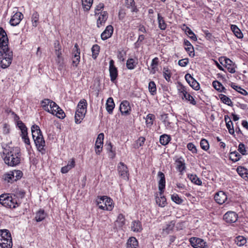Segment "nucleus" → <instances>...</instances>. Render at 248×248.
<instances>
[{
	"instance_id": "obj_53",
	"label": "nucleus",
	"mask_w": 248,
	"mask_h": 248,
	"mask_svg": "<svg viewBox=\"0 0 248 248\" xmlns=\"http://www.w3.org/2000/svg\"><path fill=\"white\" fill-rule=\"evenodd\" d=\"M57 58L56 61L60 66H62L63 64L64 58L62 56V51H57L56 53H55Z\"/></svg>"
},
{
	"instance_id": "obj_20",
	"label": "nucleus",
	"mask_w": 248,
	"mask_h": 248,
	"mask_svg": "<svg viewBox=\"0 0 248 248\" xmlns=\"http://www.w3.org/2000/svg\"><path fill=\"white\" fill-rule=\"evenodd\" d=\"M224 62V66L227 69L228 71L231 73H234L235 72V64L229 58H223ZM222 60V58L221 59Z\"/></svg>"
},
{
	"instance_id": "obj_61",
	"label": "nucleus",
	"mask_w": 248,
	"mask_h": 248,
	"mask_svg": "<svg viewBox=\"0 0 248 248\" xmlns=\"http://www.w3.org/2000/svg\"><path fill=\"white\" fill-rule=\"evenodd\" d=\"M200 144L202 150L207 151L209 149V144L206 139H202L200 141Z\"/></svg>"
},
{
	"instance_id": "obj_4",
	"label": "nucleus",
	"mask_w": 248,
	"mask_h": 248,
	"mask_svg": "<svg viewBox=\"0 0 248 248\" xmlns=\"http://www.w3.org/2000/svg\"><path fill=\"white\" fill-rule=\"evenodd\" d=\"M0 246L1 248H12V239L9 230H0Z\"/></svg>"
},
{
	"instance_id": "obj_24",
	"label": "nucleus",
	"mask_w": 248,
	"mask_h": 248,
	"mask_svg": "<svg viewBox=\"0 0 248 248\" xmlns=\"http://www.w3.org/2000/svg\"><path fill=\"white\" fill-rule=\"evenodd\" d=\"M176 165V168L180 172L181 175H183L184 171L186 169L185 163L182 158L177 159L175 163Z\"/></svg>"
},
{
	"instance_id": "obj_58",
	"label": "nucleus",
	"mask_w": 248,
	"mask_h": 248,
	"mask_svg": "<svg viewBox=\"0 0 248 248\" xmlns=\"http://www.w3.org/2000/svg\"><path fill=\"white\" fill-rule=\"evenodd\" d=\"M231 87L233 89L244 95H246L248 94V92L245 89L242 88L240 86L235 85L234 83H232Z\"/></svg>"
},
{
	"instance_id": "obj_47",
	"label": "nucleus",
	"mask_w": 248,
	"mask_h": 248,
	"mask_svg": "<svg viewBox=\"0 0 248 248\" xmlns=\"http://www.w3.org/2000/svg\"><path fill=\"white\" fill-rule=\"evenodd\" d=\"M235 243L239 247L244 246L247 243V239L243 236H238L234 239Z\"/></svg>"
},
{
	"instance_id": "obj_13",
	"label": "nucleus",
	"mask_w": 248,
	"mask_h": 248,
	"mask_svg": "<svg viewBox=\"0 0 248 248\" xmlns=\"http://www.w3.org/2000/svg\"><path fill=\"white\" fill-rule=\"evenodd\" d=\"M238 214L233 211H228L223 216V219L228 223H235L238 220Z\"/></svg>"
},
{
	"instance_id": "obj_37",
	"label": "nucleus",
	"mask_w": 248,
	"mask_h": 248,
	"mask_svg": "<svg viewBox=\"0 0 248 248\" xmlns=\"http://www.w3.org/2000/svg\"><path fill=\"white\" fill-rule=\"evenodd\" d=\"M138 241L134 237H130L127 242V248H137Z\"/></svg>"
},
{
	"instance_id": "obj_56",
	"label": "nucleus",
	"mask_w": 248,
	"mask_h": 248,
	"mask_svg": "<svg viewBox=\"0 0 248 248\" xmlns=\"http://www.w3.org/2000/svg\"><path fill=\"white\" fill-rule=\"evenodd\" d=\"M3 177L4 180L8 183H12L15 181V176H14L12 171H10L8 173L5 174Z\"/></svg>"
},
{
	"instance_id": "obj_21",
	"label": "nucleus",
	"mask_w": 248,
	"mask_h": 248,
	"mask_svg": "<svg viewBox=\"0 0 248 248\" xmlns=\"http://www.w3.org/2000/svg\"><path fill=\"white\" fill-rule=\"evenodd\" d=\"M158 176L159 177L160 180L158 182V188L159 190L160 193L161 194H163L164 189L166 186V181H165V177L164 174L159 171L158 173Z\"/></svg>"
},
{
	"instance_id": "obj_44",
	"label": "nucleus",
	"mask_w": 248,
	"mask_h": 248,
	"mask_svg": "<svg viewBox=\"0 0 248 248\" xmlns=\"http://www.w3.org/2000/svg\"><path fill=\"white\" fill-rule=\"evenodd\" d=\"M187 177L190 179L191 182L193 184L198 185L201 186L202 184V182L201 180L198 177V176L196 174H188Z\"/></svg>"
},
{
	"instance_id": "obj_26",
	"label": "nucleus",
	"mask_w": 248,
	"mask_h": 248,
	"mask_svg": "<svg viewBox=\"0 0 248 248\" xmlns=\"http://www.w3.org/2000/svg\"><path fill=\"white\" fill-rule=\"evenodd\" d=\"M184 44L185 45V49L188 53L189 55L191 57H194L195 55L194 47L189 41L187 40H185Z\"/></svg>"
},
{
	"instance_id": "obj_7",
	"label": "nucleus",
	"mask_w": 248,
	"mask_h": 248,
	"mask_svg": "<svg viewBox=\"0 0 248 248\" xmlns=\"http://www.w3.org/2000/svg\"><path fill=\"white\" fill-rule=\"evenodd\" d=\"M17 124L21 130L20 136L24 142L26 144V148L29 150L31 148L30 140L28 136L27 128L21 121H17Z\"/></svg>"
},
{
	"instance_id": "obj_51",
	"label": "nucleus",
	"mask_w": 248,
	"mask_h": 248,
	"mask_svg": "<svg viewBox=\"0 0 248 248\" xmlns=\"http://www.w3.org/2000/svg\"><path fill=\"white\" fill-rule=\"evenodd\" d=\"M53 101L48 99H45L41 102V105L42 108L46 111H48L49 109L50 108V105L51 103H52Z\"/></svg>"
},
{
	"instance_id": "obj_5",
	"label": "nucleus",
	"mask_w": 248,
	"mask_h": 248,
	"mask_svg": "<svg viewBox=\"0 0 248 248\" xmlns=\"http://www.w3.org/2000/svg\"><path fill=\"white\" fill-rule=\"evenodd\" d=\"M96 202L99 208L102 210L111 211L114 207L112 199L106 196L98 197Z\"/></svg>"
},
{
	"instance_id": "obj_59",
	"label": "nucleus",
	"mask_w": 248,
	"mask_h": 248,
	"mask_svg": "<svg viewBox=\"0 0 248 248\" xmlns=\"http://www.w3.org/2000/svg\"><path fill=\"white\" fill-rule=\"evenodd\" d=\"M149 91L152 95H154L156 93V84L154 81H150L148 85Z\"/></svg>"
},
{
	"instance_id": "obj_22",
	"label": "nucleus",
	"mask_w": 248,
	"mask_h": 248,
	"mask_svg": "<svg viewBox=\"0 0 248 248\" xmlns=\"http://www.w3.org/2000/svg\"><path fill=\"white\" fill-rule=\"evenodd\" d=\"M97 20V27L100 28L104 25L108 17V13L106 11L101 12L98 15Z\"/></svg>"
},
{
	"instance_id": "obj_11",
	"label": "nucleus",
	"mask_w": 248,
	"mask_h": 248,
	"mask_svg": "<svg viewBox=\"0 0 248 248\" xmlns=\"http://www.w3.org/2000/svg\"><path fill=\"white\" fill-rule=\"evenodd\" d=\"M109 73L110 80L115 82L118 76V70L115 65L114 61L112 59L109 62Z\"/></svg>"
},
{
	"instance_id": "obj_17",
	"label": "nucleus",
	"mask_w": 248,
	"mask_h": 248,
	"mask_svg": "<svg viewBox=\"0 0 248 248\" xmlns=\"http://www.w3.org/2000/svg\"><path fill=\"white\" fill-rule=\"evenodd\" d=\"M23 17V15L21 12H17L12 16L9 23L11 26H17L20 23Z\"/></svg>"
},
{
	"instance_id": "obj_10",
	"label": "nucleus",
	"mask_w": 248,
	"mask_h": 248,
	"mask_svg": "<svg viewBox=\"0 0 248 248\" xmlns=\"http://www.w3.org/2000/svg\"><path fill=\"white\" fill-rule=\"evenodd\" d=\"M117 170L120 177L125 180L129 178V171L127 166L123 162H120L117 166Z\"/></svg>"
},
{
	"instance_id": "obj_64",
	"label": "nucleus",
	"mask_w": 248,
	"mask_h": 248,
	"mask_svg": "<svg viewBox=\"0 0 248 248\" xmlns=\"http://www.w3.org/2000/svg\"><path fill=\"white\" fill-rule=\"evenodd\" d=\"M126 55V51L124 50H119L118 52L117 58L121 62L124 61Z\"/></svg>"
},
{
	"instance_id": "obj_38",
	"label": "nucleus",
	"mask_w": 248,
	"mask_h": 248,
	"mask_svg": "<svg viewBox=\"0 0 248 248\" xmlns=\"http://www.w3.org/2000/svg\"><path fill=\"white\" fill-rule=\"evenodd\" d=\"M175 224V222L174 220L169 222L163 228V231L167 233H170L173 231Z\"/></svg>"
},
{
	"instance_id": "obj_8",
	"label": "nucleus",
	"mask_w": 248,
	"mask_h": 248,
	"mask_svg": "<svg viewBox=\"0 0 248 248\" xmlns=\"http://www.w3.org/2000/svg\"><path fill=\"white\" fill-rule=\"evenodd\" d=\"M9 40L5 30L0 27V52H2L9 49Z\"/></svg>"
},
{
	"instance_id": "obj_62",
	"label": "nucleus",
	"mask_w": 248,
	"mask_h": 248,
	"mask_svg": "<svg viewBox=\"0 0 248 248\" xmlns=\"http://www.w3.org/2000/svg\"><path fill=\"white\" fill-rule=\"evenodd\" d=\"M171 199L173 202L178 204H180L183 202V199H182L177 194L174 193L171 196Z\"/></svg>"
},
{
	"instance_id": "obj_28",
	"label": "nucleus",
	"mask_w": 248,
	"mask_h": 248,
	"mask_svg": "<svg viewBox=\"0 0 248 248\" xmlns=\"http://www.w3.org/2000/svg\"><path fill=\"white\" fill-rule=\"evenodd\" d=\"M125 5L127 8L131 9L132 12L137 13L139 11L134 0H125Z\"/></svg>"
},
{
	"instance_id": "obj_32",
	"label": "nucleus",
	"mask_w": 248,
	"mask_h": 248,
	"mask_svg": "<svg viewBox=\"0 0 248 248\" xmlns=\"http://www.w3.org/2000/svg\"><path fill=\"white\" fill-rule=\"evenodd\" d=\"M183 30L185 31V32L188 34L189 38L192 40L196 41L197 40L196 35L191 30V29L187 27L185 24H183L182 27Z\"/></svg>"
},
{
	"instance_id": "obj_45",
	"label": "nucleus",
	"mask_w": 248,
	"mask_h": 248,
	"mask_svg": "<svg viewBox=\"0 0 248 248\" xmlns=\"http://www.w3.org/2000/svg\"><path fill=\"white\" fill-rule=\"evenodd\" d=\"M159 64V59L157 57H155L152 60L151 64V73L155 74L158 70V65Z\"/></svg>"
},
{
	"instance_id": "obj_35",
	"label": "nucleus",
	"mask_w": 248,
	"mask_h": 248,
	"mask_svg": "<svg viewBox=\"0 0 248 248\" xmlns=\"http://www.w3.org/2000/svg\"><path fill=\"white\" fill-rule=\"evenodd\" d=\"M171 140L170 135L164 134L160 136L159 142L161 145L165 146L169 144Z\"/></svg>"
},
{
	"instance_id": "obj_48",
	"label": "nucleus",
	"mask_w": 248,
	"mask_h": 248,
	"mask_svg": "<svg viewBox=\"0 0 248 248\" xmlns=\"http://www.w3.org/2000/svg\"><path fill=\"white\" fill-rule=\"evenodd\" d=\"M82 6L84 11H88L93 3V0H81Z\"/></svg>"
},
{
	"instance_id": "obj_54",
	"label": "nucleus",
	"mask_w": 248,
	"mask_h": 248,
	"mask_svg": "<svg viewBox=\"0 0 248 248\" xmlns=\"http://www.w3.org/2000/svg\"><path fill=\"white\" fill-rule=\"evenodd\" d=\"M155 116L153 114H148L146 117V124L147 126H151L153 124Z\"/></svg>"
},
{
	"instance_id": "obj_29",
	"label": "nucleus",
	"mask_w": 248,
	"mask_h": 248,
	"mask_svg": "<svg viewBox=\"0 0 248 248\" xmlns=\"http://www.w3.org/2000/svg\"><path fill=\"white\" fill-rule=\"evenodd\" d=\"M131 228L134 232H140L142 230L141 223L139 220L133 221L132 222Z\"/></svg>"
},
{
	"instance_id": "obj_3",
	"label": "nucleus",
	"mask_w": 248,
	"mask_h": 248,
	"mask_svg": "<svg viewBox=\"0 0 248 248\" xmlns=\"http://www.w3.org/2000/svg\"><path fill=\"white\" fill-rule=\"evenodd\" d=\"M87 103L85 99L81 100L77 106L75 118L77 124H80L85 117L87 112Z\"/></svg>"
},
{
	"instance_id": "obj_36",
	"label": "nucleus",
	"mask_w": 248,
	"mask_h": 248,
	"mask_svg": "<svg viewBox=\"0 0 248 248\" xmlns=\"http://www.w3.org/2000/svg\"><path fill=\"white\" fill-rule=\"evenodd\" d=\"M238 173L245 180H248V170L243 167L239 166L237 168Z\"/></svg>"
},
{
	"instance_id": "obj_50",
	"label": "nucleus",
	"mask_w": 248,
	"mask_h": 248,
	"mask_svg": "<svg viewBox=\"0 0 248 248\" xmlns=\"http://www.w3.org/2000/svg\"><path fill=\"white\" fill-rule=\"evenodd\" d=\"M241 157V155L237 151L231 152L229 155V158L234 162L238 161Z\"/></svg>"
},
{
	"instance_id": "obj_42",
	"label": "nucleus",
	"mask_w": 248,
	"mask_h": 248,
	"mask_svg": "<svg viewBox=\"0 0 248 248\" xmlns=\"http://www.w3.org/2000/svg\"><path fill=\"white\" fill-rule=\"evenodd\" d=\"M46 214L44 210L40 209L36 212L34 219L37 222H40L46 218Z\"/></svg>"
},
{
	"instance_id": "obj_34",
	"label": "nucleus",
	"mask_w": 248,
	"mask_h": 248,
	"mask_svg": "<svg viewBox=\"0 0 248 248\" xmlns=\"http://www.w3.org/2000/svg\"><path fill=\"white\" fill-rule=\"evenodd\" d=\"M213 87L217 91L227 93V90L223 87L222 84L217 80H215L212 83Z\"/></svg>"
},
{
	"instance_id": "obj_12",
	"label": "nucleus",
	"mask_w": 248,
	"mask_h": 248,
	"mask_svg": "<svg viewBox=\"0 0 248 248\" xmlns=\"http://www.w3.org/2000/svg\"><path fill=\"white\" fill-rule=\"evenodd\" d=\"M190 245L194 248H207V243L202 239L192 237L189 239Z\"/></svg>"
},
{
	"instance_id": "obj_18",
	"label": "nucleus",
	"mask_w": 248,
	"mask_h": 248,
	"mask_svg": "<svg viewBox=\"0 0 248 248\" xmlns=\"http://www.w3.org/2000/svg\"><path fill=\"white\" fill-rule=\"evenodd\" d=\"M34 141L38 150L41 152L42 154L45 153V150L44 147L46 146V142L43 136L40 137L37 139H34Z\"/></svg>"
},
{
	"instance_id": "obj_33",
	"label": "nucleus",
	"mask_w": 248,
	"mask_h": 248,
	"mask_svg": "<svg viewBox=\"0 0 248 248\" xmlns=\"http://www.w3.org/2000/svg\"><path fill=\"white\" fill-rule=\"evenodd\" d=\"M231 31L233 32L234 35L239 39H242L243 38V34L241 31L238 28V27L235 25H231Z\"/></svg>"
},
{
	"instance_id": "obj_39",
	"label": "nucleus",
	"mask_w": 248,
	"mask_h": 248,
	"mask_svg": "<svg viewBox=\"0 0 248 248\" xmlns=\"http://www.w3.org/2000/svg\"><path fill=\"white\" fill-rule=\"evenodd\" d=\"M157 20L159 29L161 30H165L167 25L164 18L160 14L157 15Z\"/></svg>"
},
{
	"instance_id": "obj_46",
	"label": "nucleus",
	"mask_w": 248,
	"mask_h": 248,
	"mask_svg": "<svg viewBox=\"0 0 248 248\" xmlns=\"http://www.w3.org/2000/svg\"><path fill=\"white\" fill-rule=\"evenodd\" d=\"M225 121L226 127L230 134L232 135L234 133V130L232 125V122L228 117L225 116Z\"/></svg>"
},
{
	"instance_id": "obj_16",
	"label": "nucleus",
	"mask_w": 248,
	"mask_h": 248,
	"mask_svg": "<svg viewBox=\"0 0 248 248\" xmlns=\"http://www.w3.org/2000/svg\"><path fill=\"white\" fill-rule=\"evenodd\" d=\"M185 78L189 85L194 90L197 91L200 89L199 83L191 76L190 74H186Z\"/></svg>"
},
{
	"instance_id": "obj_41",
	"label": "nucleus",
	"mask_w": 248,
	"mask_h": 248,
	"mask_svg": "<svg viewBox=\"0 0 248 248\" xmlns=\"http://www.w3.org/2000/svg\"><path fill=\"white\" fill-rule=\"evenodd\" d=\"M156 202L159 206L161 207H163L166 205V199L163 195V194H161V193L159 192V197L156 196Z\"/></svg>"
},
{
	"instance_id": "obj_23",
	"label": "nucleus",
	"mask_w": 248,
	"mask_h": 248,
	"mask_svg": "<svg viewBox=\"0 0 248 248\" xmlns=\"http://www.w3.org/2000/svg\"><path fill=\"white\" fill-rule=\"evenodd\" d=\"M113 32V27L111 25H108L106 28L105 31L102 33L101 35V39L103 40H106L110 38Z\"/></svg>"
},
{
	"instance_id": "obj_6",
	"label": "nucleus",
	"mask_w": 248,
	"mask_h": 248,
	"mask_svg": "<svg viewBox=\"0 0 248 248\" xmlns=\"http://www.w3.org/2000/svg\"><path fill=\"white\" fill-rule=\"evenodd\" d=\"M0 53L1 54L0 57V66L3 69L6 68L12 63L13 58V51L8 49Z\"/></svg>"
},
{
	"instance_id": "obj_14",
	"label": "nucleus",
	"mask_w": 248,
	"mask_h": 248,
	"mask_svg": "<svg viewBox=\"0 0 248 248\" xmlns=\"http://www.w3.org/2000/svg\"><path fill=\"white\" fill-rule=\"evenodd\" d=\"M119 109L122 115L127 116L131 113V108L128 101L124 100L122 102Z\"/></svg>"
},
{
	"instance_id": "obj_49",
	"label": "nucleus",
	"mask_w": 248,
	"mask_h": 248,
	"mask_svg": "<svg viewBox=\"0 0 248 248\" xmlns=\"http://www.w3.org/2000/svg\"><path fill=\"white\" fill-rule=\"evenodd\" d=\"M218 96L222 103L230 106H232V101H231L230 98L227 96L226 95L223 94H220L218 95Z\"/></svg>"
},
{
	"instance_id": "obj_63",
	"label": "nucleus",
	"mask_w": 248,
	"mask_h": 248,
	"mask_svg": "<svg viewBox=\"0 0 248 248\" xmlns=\"http://www.w3.org/2000/svg\"><path fill=\"white\" fill-rule=\"evenodd\" d=\"M182 99H184L185 98L186 100L189 101L190 103L192 104L193 105H195L196 104V101L195 100L193 96H192L188 93L186 94V96H182Z\"/></svg>"
},
{
	"instance_id": "obj_25",
	"label": "nucleus",
	"mask_w": 248,
	"mask_h": 248,
	"mask_svg": "<svg viewBox=\"0 0 248 248\" xmlns=\"http://www.w3.org/2000/svg\"><path fill=\"white\" fill-rule=\"evenodd\" d=\"M75 159L74 158H72L68 162V163L66 166H64L61 168V172L62 173H67L70 170L75 167Z\"/></svg>"
},
{
	"instance_id": "obj_1",
	"label": "nucleus",
	"mask_w": 248,
	"mask_h": 248,
	"mask_svg": "<svg viewBox=\"0 0 248 248\" xmlns=\"http://www.w3.org/2000/svg\"><path fill=\"white\" fill-rule=\"evenodd\" d=\"M5 163L10 166H16L20 164L21 160L20 149L18 147L5 148L3 151Z\"/></svg>"
},
{
	"instance_id": "obj_55",
	"label": "nucleus",
	"mask_w": 248,
	"mask_h": 248,
	"mask_svg": "<svg viewBox=\"0 0 248 248\" xmlns=\"http://www.w3.org/2000/svg\"><path fill=\"white\" fill-rule=\"evenodd\" d=\"M163 77L165 79L169 82L170 81V78L171 76V73L168 67L163 68Z\"/></svg>"
},
{
	"instance_id": "obj_52",
	"label": "nucleus",
	"mask_w": 248,
	"mask_h": 248,
	"mask_svg": "<svg viewBox=\"0 0 248 248\" xmlns=\"http://www.w3.org/2000/svg\"><path fill=\"white\" fill-rule=\"evenodd\" d=\"M92 57L93 59H96L100 52V46L97 44L93 45L92 48Z\"/></svg>"
},
{
	"instance_id": "obj_9",
	"label": "nucleus",
	"mask_w": 248,
	"mask_h": 248,
	"mask_svg": "<svg viewBox=\"0 0 248 248\" xmlns=\"http://www.w3.org/2000/svg\"><path fill=\"white\" fill-rule=\"evenodd\" d=\"M80 50L77 43L75 44L74 47L72 50V66L77 67L80 60Z\"/></svg>"
},
{
	"instance_id": "obj_31",
	"label": "nucleus",
	"mask_w": 248,
	"mask_h": 248,
	"mask_svg": "<svg viewBox=\"0 0 248 248\" xmlns=\"http://www.w3.org/2000/svg\"><path fill=\"white\" fill-rule=\"evenodd\" d=\"M32 135L33 140L43 136L39 127L37 125H33L31 127Z\"/></svg>"
},
{
	"instance_id": "obj_40",
	"label": "nucleus",
	"mask_w": 248,
	"mask_h": 248,
	"mask_svg": "<svg viewBox=\"0 0 248 248\" xmlns=\"http://www.w3.org/2000/svg\"><path fill=\"white\" fill-rule=\"evenodd\" d=\"M125 217L122 214H120L115 221V225L119 228L122 227L125 224Z\"/></svg>"
},
{
	"instance_id": "obj_30",
	"label": "nucleus",
	"mask_w": 248,
	"mask_h": 248,
	"mask_svg": "<svg viewBox=\"0 0 248 248\" xmlns=\"http://www.w3.org/2000/svg\"><path fill=\"white\" fill-rule=\"evenodd\" d=\"M114 108L115 104L113 99L112 97H109L106 103V109L108 112L110 114H112Z\"/></svg>"
},
{
	"instance_id": "obj_60",
	"label": "nucleus",
	"mask_w": 248,
	"mask_h": 248,
	"mask_svg": "<svg viewBox=\"0 0 248 248\" xmlns=\"http://www.w3.org/2000/svg\"><path fill=\"white\" fill-rule=\"evenodd\" d=\"M50 106V108L49 109L47 112H50L53 115L56 113L57 110L60 109V107L56 104L55 102L53 101L52 103H51Z\"/></svg>"
},
{
	"instance_id": "obj_27",
	"label": "nucleus",
	"mask_w": 248,
	"mask_h": 248,
	"mask_svg": "<svg viewBox=\"0 0 248 248\" xmlns=\"http://www.w3.org/2000/svg\"><path fill=\"white\" fill-rule=\"evenodd\" d=\"M39 13L36 11H33L31 16V22L33 27H36L39 24Z\"/></svg>"
},
{
	"instance_id": "obj_43",
	"label": "nucleus",
	"mask_w": 248,
	"mask_h": 248,
	"mask_svg": "<svg viewBox=\"0 0 248 248\" xmlns=\"http://www.w3.org/2000/svg\"><path fill=\"white\" fill-rule=\"evenodd\" d=\"M138 64L137 60L133 58H129L127 60L126 65L127 69L129 70L134 69Z\"/></svg>"
},
{
	"instance_id": "obj_2",
	"label": "nucleus",
	"mask_w": 248,
	"mask_h": 248,
	"mask_svg": "<svg viewBox=\"0 0 248 248\" xmlns=\"http://www.w3.org/2000/svg\"><path fill=\"white\" fill-rule=\"evenodd\" d=\"M0 203L3 206L10 208H15L19 205L15 195L13 197L9 194H3L0 196Z\"/></svg>"
},
{
	"instance_id": "obj_15",
	"label": "nucleus",
	"mask_w": 248,
	"mask_h": 248,
	"mask_svg": "<svg viewBox=\"0 0 248 248\" xmlns=\"http://www.w3.org/2000/svg\"><path fill=\"white\" fill-rule=\"evenodd\" d=\"M104 135L103 133H100L96 139L95 142V153L97 155H99L102 152Z\"/></svg>"
},
{
	"instance_id": "obj_19",
	"label": "nucleus",
	"mask_w": 248,
	"mask_h": 248,
	"mask_svg": "<svg viewBox=\"0 0 248 248\" xmlns=\"http://www.w3.org/2000/svg\"><path fill=\"white\" fill-rule=\"evenodd\" d=\"M214 199L217 203L222 204L227 201V196L225 192L220 191L216 193Z\"/></svg>"
},
{
	"instance_id": "obj_57",
	"label": "nucleus",
	"mask_w": 248,
	"mask_h": 248,
	"mask_svg": "<svg viewBox=\"0 0 248 248\" xmlns=\"http://www.w3.org/2000/svg\"><path fill=\"white\" fill-rule=\"evenodd\" d=\"M163 123L166 128L169 130H172L173 128V124L171 122L168 117H166L163 121Z\"/></svg>"
}]
</instances>
